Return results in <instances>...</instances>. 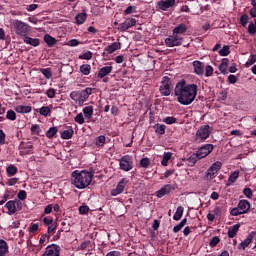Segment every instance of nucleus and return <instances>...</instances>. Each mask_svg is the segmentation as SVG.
I'll return each mask as SVG.
<instances>
[{"mask_svg": "<svg viewBox=\"0 0 256 256\" xmlns=\"http://www.w3.org/2000/svg\"><path fill=\"white\" fill-rule=\"evenodd\" d=\"M75 123H78V125H83L85 123V118L83 117V113H79L74 118Z\"/></svg>", "mask_w": 256, "mask_h": 256, "instance_id": "09e8293b", "label": "nucleus"}, {"mask_svg": "<svg viewBox=\"0 0 256 256\" xmlns=\"http://www.w3.org/2000/svg\"><path fill=\"white\" fill-rule=\"evenodd\" d=\"M95 145H97V147H103L105 145V135L98 136Z\"/></svg>", "mask_w": 256, "mask_h": 256, "instance_id": "a18cd8bd", "label": "nucleus"}, {"mask_svg": "<svg viewBox=\"0 0 256 256\" xmlns=\"http://www.w3.org/2000/svg\"><path fill=\"white\" fill-rule=\"evenodd\" d=\"M17 197L19 201H25V199H27V192L25 190H21L18 192Z\"/></svg>", "mask_w": 256, "mask_h": 256, "instance_id": "13d9d810", "label": "nucleus"}, {"mask_svg": "<svg viewBox=\"0 0 256 256\" xmlns=\"http://www.w3.org/2000/svg\"><path fill=\"white\" fill-rule=\"evenodd\" d=\"M185 225H187V218L182 219L179 224L173 227V233H179Z\"/></svg>", "mask_w": 256, "mask_h": 256, "instance_id": "e433bc0d", "label": "nucleus"}, {"mask_svg": "<svg viewBox=\"0 0 256 256\" xmlns=\"http://www.w3.org/2000/svg\"><path fill=\"white\" fill-rule=\"evenodd\" d=\"M80 73H82V75H89V73H91V65L82 64L80 66Z\"/></svg>", "mask_w": 256, "mask_h": 256, "instance_id": "a19ab883", "label": "nucleus"}, {"mask_svg": "<svg viewBox=\"0 0 256 256\" xmlns=\"http://www.w3.org/2000/svg\"><path fill=\"white\" fill-rule=\"evenodd\" d=\"M227 67H229V59L223 58L221 64L219 65V71L222 75H227Z\"/></svg>", "mask_w": 256, "mask_h": 256, "instance_id": "393cba45", "label": "nucleus"}, {"mask_svg": "<svg viewBox=\"0 0 256 256\" xmlns=\"http://www.w3.org/2000/svg\"><path fill=\"white\" fill-rule=\"evenodd\" d=\"M172 155L173 154L171 152L164 153V156L161 161V165H163V167H167V165H169V161Z\"/></svg>", "mask_w": 256, "mask_h": 256, "instance_id": "ea45409f", "label": "nucleus"}, {"mask_svg": "<svg viewBox=\"0 0 256 256\" xmlns=\"http://www.w3.org/2000/svg\"><path fill=\"white\" fill-rule=\"evenodd\" d=\"M9 253V245L7 241L0 239V256H5Z\"/></svg>", "mask_w": 256, "mask_h": 256, "instance_id": "a878e982", "label": "nucleus"}, {"mask_svg": "<svg viewBox=\"0 0 256 256\" xmlns=\"http://www.w3.org/2000/svg\"><path fill=\"white\" fill-rule=\"evenodd\" d=\"M119 165L122 171H131V169H133V158L129 155L122 156L120 158Z\"/></svg>", "mask_w": 256, "mask_h": 256, "instance_id": "9d476101", "label": "nucleus"}, {"mask_svg": "<svg viewBox=\"0 0 256 256\" xmlns=\"http://www.w3.org/2000/svg\"><path fill=\"white\" fill-rule=\"evenodd\" d=\"M11 27L16 35H18L19 37H26L31 31V27L29 26V24L21 20H13L11 22Z\"/></svg>", "mask_w": 256, "mask_h": 256, "instance_id": "20e7f679", "label": "nucleus"}, {"mask_svg": "<svg viewBox=\"0 0 256 256\" xmlns=\"http://www.w3.org/2000/svg\"><path fill=\"white\" fill-rule=\"evenodd\" d=\"M256 32V19L254 20V23H250L248 25V33L249 35H255Z\"/></svg>", "mask_w": 256, "mask_h": 256, "instance_id": "8fccbe9b", "label": "nucleus"}, {"mask_svg": "<svg viewBox=\"0 0 256 256\" xmlns=\"http://www.w3.org/2000/svg\"><path fill=\"white\" fill-rule=\"evenodd\" d=\"M113 71V66H104L98 71V78L104 79V77H107Z\"/></svg>", "mask_w": 256, "mask_h": 256, "instance_id": "4be33fe9", "label": "nucleus"}, {"mask_svg": "<svg viewBox=\"0 0 256 256\" xmlns=\"http://www.w3.org/2000/svg\"><path fill=\"white\" fill-rule=\"evenodd\" d=\"M42 256H61V247L57 244H51L45 248Z\"/></svg>", "mask_w": 256, "mask_h": 256, "instance_id": "f8f14e48", "label": "nucleus"}, {"mask_svg": "<svg viewBox=\"0 0 256 256\" xmlns=\"http://www.w3.org/2000/svg\"><path fill=\"white\" fill-rule=\"evenodd\" d=\"M249 209H251V204L247 200H240L237 207L233 208L230 211V215L232 217H237L238 215H245V213H249Z\"/></svg>", "mask_w": 256, "mask_h": 256, "instance_id": "39448f33", "label": "nucleus"}, {"mask_svg": "<svg viewBox=\"0 0 256 256\" xmlns=\"http://www.w3.org/2000/svg\"><path fill=\"white\" fill-rule=\"evenodd\" d=\"M79 43L80 42L77 39H71V40H69L68 45H69V47H77V45H79Z\"/></svg>", "mask_w": 256, "mask_h": 256, "instance_id": "69168bd1", "label": "nucleus"}, {"mask_svg": "<svg viewBox=\"0 0 256 256\" xmlns=\"http://www.w3.org/2000/svg\"><path fill=\"white\" fill-rule=\"evenodd\" d=\"M204 69H205V77H211V75H213V66L206 65Z\"/></svg>", "mask_w": 256, "mask_h": 256, "instance_id": "6e6d98bb", "label": "nucleus"}, {"mask_svg": "<svg viewBox=\"0 0 256 256\" xmlns=\"http://www.w3.org/2000/svg\"><path fill=\"white\" fill-rule=\"evenodd\" d=\"M6 119H8V121H15V119H17V114L15 113V111L10 109L6 113Z\"/></svg>", "mask_w": 256, "mask_h": 256, "instance_id": "37998d69", "label": "nucleus"}, {"mask_svg": "<svg viewBox=\"0 0 256 256\" xmlns=\"http://www.w3.org/2000/svg\"><path fill=\"white\" fill-rule=\"evenodd\" d=\"M46 95L49 99H53L55 98V89L53 88H49L47 91H46Z\"/></svg>", "mask_w": 256, "mask_h": 256, "instance_id": "680f3d73", "label": "nucleus"}, {"mask_svg": "<svg viewBox=\"0 0 256 256\" xmlns=\"http://www.w3.org/2000/svg\"><path fill=\"white\" fill-rule=\"evenodd\" d=\"M173 189L175 188H173L171 184H167L156 192V197H158V199H161L162 197H165V195H169L171 191H173Z\"/></svg>", "mask_w": 256, "mask_h": 256, "instance_id": "6ab92c4d", "label": "nucleus"}, {"mask_svg": "<svg viewBox=\"0 0 256 256\" xmlns=\"http://www.w3.org/2000/svg\"><path fill=\"white\" fill-rule=\"evenodd\" d=\"M194 73L196 75H203L205 73V62H201L199 60H195L192 62Z\"/></svg>", "mask_w": 256, "mask_h": 256, "instance_id": "f3484780", "label": "nucleus"}, {"mask_svg": "<svg viewBox=\"0 0 256 256\" xmlns=\"http://www.w3.org/2000/svg\"><path fill=\"white\" fill-rule=\"evenodd\" d=\"M51 107L52 106H42L38 113H40V115H42L43 117H47L48 115H51Z\"/></svg>", "mask_w": 256, "mask_h": 256, "instance_id": "c9c22d12", "label": "nucleus"}, {"mask_svg": "<svg viewBox=\"0 0 256 256\" xmlns=\"http://www.w3.org/2000/svg\"><path fill=\"white\" fill-rule=\"evenodd\" d=\"M240 23H241L242 27H245L247 25V23H249V15L243 14L240 17Z\"/></svg>", "mask_w": 256, "mask_h": 256, "instance_id": "603ef678", "label": "nucleus"}, {"mask_svg": "<svg viewBox=\"0 0 256 256\" xmlns=\"http://www.w3.org/2000/svg\"><path fill=\"white\" fill-rule=\"evenodd\" d=\"M137 25V20L135 18H126L123 23H121L118 27V31L122 33L127 31V29H131V27H135Z\"/></svg>", "mask_w": 256, "mask_h": 256, "instance_id": "2eb2a0df", "label": "nucleus"}, {"mask_svg": "<svg viewBox=\"0 0 256 256\" xmlns=\"http://www.w3.org/2000/svg\"><path fill=\"white\" fill-rule=\"evenodd\" d=\"M75 21H76L77 25H83V23H85V21H87V13L81 12V13L77 14L75 17Z\"/></svg>", "mask_w": 256, "mask_h": 256, "instance_id": "c85d7f7f", "label": "nucleus"}, {"mask_svg": "<svg viewBox=\"0 0 256 256\" xmlns=\"http://www.w3.org/2000/svg\"><path fill=\"white\" fill-rule=\"evenodd\" d=\"M78 58L84 59L85 61H89L90 59L93 58V53L91 51H87V52L83 53L82 55H80Z\"/></svg>", "mask_w": 256, "mask_h": 256, "instance_id": "de8ad7c7", "label": "nucleus"}, {"mask_svg": "<svg viewBox=\"0 0 256 256\" xmlns=\"http://www.w3.org/2000/svg\"><path fill=\"white\" fill-rule=\"evenodd\" d=\"M44 41L48 45V47H55V45H57V39L49 34L44 35Z\"/></svg>", "mask_w": 256, "mask_h": 256, "instance_id": "cd10ccee", "label": "nucleus"}, {"mask_svg": "<svg viewBox=\"0 0 256 256\" xmlns=\"http://www.w3.org/2000/svg\"><path fill=\"white\" fill-rule=\"evenodd\" d=\"M6 173L8 177H13L14 175H17V166L10 165L6 168Z\"/></svg>", "mask_w": 256, "mask_h": 256, "instance_id": "58836bf2", "label": "nucleus"}, {"mask_svg": "<svg viewBox=\"0 0 256 256\" xmlns=\"http://www.w3.org/2000/svg\"><path fill=\"white\" fill-rule=\"evenodd\" d=\"M15 111L16 113L25 114V113H31V111H33V108L31 106L18 105L15 107Z\"/></svg>", "mask_w": 256, "mask_h": 256, "instance_id": "bb28decb", "label": "nucleus"}, {"mask_svg": "<svg viewBox=\"0 0 256 256\" xmlns=\"http://www.w3.org/2000/svg\"><path fill=\"white\" fill-rule=\"evenodd\" d=\"M41 73H42V75H44V77L46 79H51V77H53V74L51 73V69H49V68L42 69Z\"/></svg>", "mask_w": 256, "mask_h": 256, "instance_id": "864d4df0", "label": "nucleus"}, {"mask_svg": "<svg viewBox=\"0 0 256 256\" xmlns=\"http://www.w3.org/2000/svg\"><path fill=\"white\" fill-rule=\"evenodd\" d=\"M183 33H187V25L185 24H179L173 29L174 35H183Z\"/></svg>", "mask_w": 256, "mask_h": 256, "instance_id": "5701e85b", "label": "nucleus"}, {"mask_svg": "<svg viewBox=\"0 0 256 256\" xmlns=\"http://www.w3.org/2000/svg\"><path fill=\"white\" fill-rule=\"evenodd\" d=\"M256 63V54H251L250 58L246 62V67H251V65H254Z\"/></svg>", "mask_w": 256, "mask_h": 256, "instance_id": "5fc2aeb1", "label": "nucleus"}, {"mask_svg": "<svg viewBox=\"0 0 256 256\" xmlns=\"http://www.w3.org/2000/svg\"><path fill=\"white\" fill-rule=\"evenodd\" d=\"M58 132H59V129H58L56 126L51 127V128H49V129L47 130V132H46V137H47L48 139H53V136H54V135H57Z\"/></svg>", "mask_w": 256, "mask_h": 256, "instance_id": "4c0bfd02", "label": "nucleus"}, {"mask_svg": "<svg viewBox=\"0 0 256 256\" xmlns=\"http://www.w3.org/2000/svg\"><path fill=\"white\" fill-rule=\"evenodd\" d=\"M154 129L157 135H165V129H167V126H165V124H155Z\"/></svg>", "mask_w": 256, "mask_h": 256, "instance_id": "473e14b6", "label": "nucleus"}, {"mask_svg": "<svg viewBox=\"0 0 256 256\" xmlns=\"http://www.w3.org/2000/svg\"><path fill=\"white\" fill-rule=\"evenodd\" d=\"M121 49V42H113L108 47L104 49L108 55H111L112 53H115V51H119Z\"/></svg>", "mask_w": 256, "mask_h": 256, "instance_id": "aec40b11", "label": "nucleus"}, {"mask_svg": "<svg viewBox=\"0 0 256 256\" xmlns=\"http://www.w3.org/2000/svg\"><path fill=\"white\" fill-rule=\"evenodd\" d=\"M79 213L81 215H87L89 213V206H87V205L80 206Z\"/></svg>", "mask_w": 256, "mask_h": 256, "instance_id": "bf43d9fd", "label": "nucleus"}, {"mask_svg": "<svg viewBox=\"0 0 256 256\" xmlns=\"http://www.w3.org/2000/svg\"><path fill=\"white\" fill-rule=\"evenodd\" d=\"M184 211H185V208H183V206H178L173 216L174 221H180L181 217H183Z\"/></svg>", "mask_w": 256, "mask_h": 256, "instance_id": "72a5a7b5", "label": "nucleus"}, {"mask_svg": "<svg viewBox=\"0 0 256 256\" xmlns=\"http://www.w3.org/2000/svg\"><path fill=\"white\" fill-rule=\"evenodd\" d=\"M171 85V78H169V76H164L159 87L160 94L163 97H169L171 95Z\"/></svg>", "mask_w": 256, "mask_h": 256, "instance_id": "0eeeda50", "label": "nucleus"}, {"mask_svg": "<svg viewBox=\"0 0 256 256\" xmlns=\"http://www.w3.org/2000/svg\"><path fill=\"white\" fill-rule=\"evenodd\" d=\"M43 223L44 225H53V218L45 217Z\"/></svg>", "mask_w": 256, "mask_h": 256, "instance_id": "338daca9", "label": "nucleus"}, {"mask_svg": "<svg viewBox=\"0 0 256 256\" xmlns=\"http://www.w3.org/2000/svg\"><path fill=\"white\" fill-rule=\"evenodd\" d=\"M93 93V88H86L82 91H73L70 93V99L75 101L79 107H83V103L89 99V96Z\"/></svg>", "mask_w": 256, "mask_h": 256, "instance_id": "7ed1b4c3", "label": "nucleus"}, {"mask_svg": "<svg viewBox=\"0 0 256 256\" xmlns=\"http://www.w3.org/2000/svg\"><path fill=\"white\" fill-rule=\"evenodd\" d=\"M75 131L73 130V126L68 127L67 130H64L61 133V139H71L74 135Z\"/></svg>", "mask_w": 256, "mask_h": 256, "instance_id": "b1692460", "label": "nucleus"}, {"mask_svg": "<svg viewBox=\"0 0 256 256\" xmlns=\"http://www.w3.org/2000/svg\"><path fill=\"white\" fill-rule=\"evenodd\" d=\"M243 193L248 199H251V197H253V191L251 190V188H245L243 190Z\"/></svg>", "mask_w": 256, "mask_h": 256, "instance_id": "052dcab7", "label": "nucleus"}, {"mask_svg": "<svg viewBox=\"0 0 256 256\" xmlns=\"http://www.w3.org/2000/svg\"><path fill=\"white\" fill-rule=\"evenodd\" d=\"M175 7V0H160L157 2V9L160 11H169Z\"/></svg>", "mask_w": 256, "mask_h": 256, "instance_id": "4468645a", "label": "nucleus"}, {"mask_svg": "<svg viewBox=\"0 0 256 256\" xmlns=\"http://www.w3.org/2000/svg\"><path fill=\"white\" fill-rule=\"evenodd\" d=\"M229 53H231L230 46L229 45H224L222 47V49H220V51H219V56L220 57H227V55H229Z\"/></svg>", "mask_w": 256, "mask_h": 256, "instance_id": "79ce46f5", "label": "nucleus"}, {"mask_svg": "<svg viewBox=\"0 0 256 256\" xmlns=\"http://www.w3.org/2000/svg\"><path fill=\"white\" fill-rule=\"evenodd\" d=\"M228 82L231 83V85H235L237 82V76L231 74L228 76Z\"/></svg>", "mask_w": 256, "mask_h": 256, "instance_id": "0e129e2a", "label": "nucleus"}, {"mask_svg": "<svg viewBox=\"0 0 256 256\" xmlns=\"http://www.w3.org/2000/svg\"><path fill=\"white\" fill-rule=\"evenodd\" d=\"M256 232L252 231L246 238L244 241H242L239 245H238V249H242L243 251H245V249H247V247H249V245H251V243L253 242V238L255 237Z\"/></svg>", "mask_w": 256, "mask_h": 256, "instance_id": "a211bd4d", "label": "nucleus"}, {"mask_svg": "<svg viewBox=\"0 0 256 256\" xmlns=\"http://www.w3.org/2000/svg\"><path fill=\"white\" fill-rule=\"evenodd\" d=\"M197 161H199V156L197 155V153H193L191 156L187 158V163L189 167H193V165H195Z\"/></svg>", "mask_w": 256, "mask_h": 256, "instance_id": "f704fd0d", "label": "nucleus"}, {"mask_svg": "<svg viewBox=\"0 0 256 256\" xmlns=\"http://www.w3.org/2000/svg\"><path fill=\"white\" fill-rule=\"evenodd\" d=\"M82 111L86 119H93V106H86Z\"/></svg>", "mask_w": 256, "mask_h": 256, "instance_id": "c756f323", "label": "nucleus"}, {"mask_svg": "<svg viewBox=\"0 0 256 256\" xmlns=\"http://www.w3.org/2000/svg\"><path fill=\"white\" fill-rule=\"evenodd\" d=\"M149 165H151V160H149V158L144 157L140 160V166L143 169H147L149 167Z\"/></svg>", "mask_w": 256, "mask_h": 256, "instance_id": "c03bdc74", "label": "nucleus"}, {"mask_svg": "<svg viewBox=\"0 0 256 256\" xmlns=\"http://www.w3.org/2000/svg\"><path fill=\"white\" fill-rule=\"evenodd\" d=\"M221 167H223V163L221 161L214 162L206 172V179L209 181L215 179V174L221 171Z\"/></svg>", "mask_w": 256, "mask_h": 256, "instance_id": "1a4fd4ad", "label": "nucleus"}, {"mask_svg": "<svg viewBox=\"0 0 256 256\" xmlns=\"http://www.w3.org/2000/svg\"><path fill=\"white\" fill-rule=\"evenodd\" d=\"M240 227H241L240 224H235L231 229H229L228 237H230V239H233V237H237V233H238Z\"/></svg>", "mask_w": 256, "mask_h": 256, "instance_id": "7c9ffc66", "label": "nucleus"}, {"mask_svg": "<svg viewBox=\"0 0 256 256\" xmlns=\"http://www.w3.org/2000/svg\"><path fill=\"white\" fill-rule=\"evenodd\" d=\"M165 45L166 47H179L183 45V37L173 33V35L165 39Z\"/></svg>", "mask_w": 256, "mask_h": 256, "instance_id": "9b49d317", "label": "nucleus"}, {"mask_svg": "<svg viewBox=\"0 0 256 256\" xmlns=\"http://www.w3.org/2000/svg\"><path fill=\"white\" fill-rule=\"evenodd\" d=\"M24 43H26V45H31L32 47H39L41 41L39 40V38H31L29 36H24L23 38Z\"/></svg>", "mask_w": 256, "mask_h": 256, "instance_id": "412c9836", "label": "nucleus"}, {"mask_svg": "<svg viewBox=\"0 0 256 256\" xmlns=\"http://www.w3.org/2000/svg\"><path fill=\"white\" fill-rule=\"evenodd\" d=\"M6 209H8L9 215H15L17 211H21L23 209V202L20 200H10L5 204Z\"/></svg>", "mask_w": 256, "mask_h": 256, "instance_id": "6e6552de", "label": "nucleus"}, {"mask_svg": "<svg viewBox=\"0 0 256 256\" xmlns=\"http://www.w3.org/2000/svg\"><path fill=\"white\" fill-rule=\"evenodd\" d=\"M237 179H239V170H236L230 174L227 185H233Z\"/></svg>", "mask_w": 256, "mask_h": 256, "instance_id": "2f4dec72", "label": "nucleus"}, {"mask_svg": "<svg viewBox=\"0 0 256 256\" xmlns=\"http://www.w3.org/2000/svg\"><path fill=\"white\" fill-rule=\"evenodd\" d=\"M72 183L76 187V189H85L91 185V181H93V173L87 170H74L71 174Z\"/></svg>", "mask_w": 256, "mask_h": 256, "instance_id": "f03ea898", "label": "nucleus"}, {"mask_svg": "<svg viewBox=\"0 0 256 256\" xmlns=\"http://www.w3.org/2000/svg\"><path fill=\"white\" fill-rule=\"evenodd\" d=\"M221 241V239H219L218 236H214L210 242H209V245L210 247H217V245H219V242Z\"/></svg>", "mask_w": 256, "mask_h": 256, "instance_id": "3c124183", "label": "nucleus"}, {"mask_svg": "<svg viewBox=\"0 0 256 256\" xmlns=\"http://www.w3.org/2000/svg\"><path fill=\"white\" fill-rule=\"evenodd\" d=\"M5 143V132H3L2 129H0V144L4 145Z\"/></svg>", "mask_w": 256, "mask_h": 256, "instance_id": "774afa93", "label": "nucleus"}, {"mask_svg": "<svg viewBox=\"0 0 256 256\" xmlns=\"http://www.w3.org/2000/svg\"><path fill=\"white\" fill-rule=\"evenodd\" d=\"M213 149V144H205L197 150L196 155L198 156L199 159H205L207 155H210Z\"/></svg>", "mask_w": 256, "mask_h": 256, "instance_id": "ddd939ff", "label": "nucleus"}, {"mask_svg": "<svg viewBox=\"0 0 256 256\" xmlns=\"http://www.w3.org/2000/svg\"><path fill=\"white\" fill-rule=\"evenodd\" d=\"M197 93L199 86L195 83L187 84L185 79L178 81L174 88V95L180 105H191L197 99Z\"/></svg>", "mask_w": 256, "mask_h": 256, "instance_id": "f257e3e1", "label": "nucleus"}, {"mask_svg": "<svg viewBox=\"0 0 256 256\" xmlns=\"http://www.w3.org/2000/svg\"><path fill=\"white\" fill-rule=\"evenodd\" d=\"M126 185H127V178H122L117 184L116 188L111 191L112 197H117V195H121V193L125 191Z\"/></svg>", "mask_w": 256, "mask_h": 256, "instance_id": "dca6fc26", "label": "nucleus"}, {"mask_svg": "<svg viewBox=\"0 0 256 256\" xmlns=\"http://www.w3.org/2000/svg\"><path fill=\"white\" fill-rule=\"evenodd\" d=\"M35 231H39V224L34 223L29 227V233H35Z\"/></svg>", "mask_w": 256, "mask_h": 256, "instance_id": "e2e57ef3", "label": "nucleus"}, {"mask_svg": "<svg viewBox=\"0 0 256 256\" xmlns=\"http://www.w3.org/2000/svg\"><path fill=\"white\" fill-rule=\"evenodd\" d=\"M163 123H166V125H173L174 123H177V118L168 116L163 119Z\"/></svg>", "mask_w": 256, "mask_h": 256, "instance_id": "49530a36", "label": "nucleus"}, {"mask_svg": "<svg viewBox=\"0 0 256 256\" xmlns=\"http://www.w3.org/2000/svg\"><path fill=\"white\" fill-rule=\"evenodd\" d=\"M89 245H91V240H85L80 244L79 249L81 251H85V249H87Z\"/></svg>", "mask_w": 256, "mask_h": 256, "instance_id": "4d7b16f0", "label": "nucleus"}, {"mask_svg": "<svg viewBox=\"0 0 256 256\" xmlns=\"http://www.w3.org/2000/svg\"><path fill=\"white\" fill-rule=\"evenodd\" d=\"M211 135V127L209 125H204L198 128L195 135V141L197 143H203L209 139Z\"/></svg>", "mask_w": 256, "mask_h": 256, "instance_id": "423d86ee", "label": "nucleus"}]
</instances>
